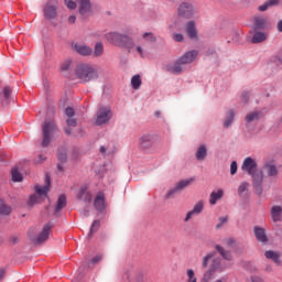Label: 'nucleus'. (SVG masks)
Here are the masks:
<instances>
[{
  "instance_id": "obj_62",
  "label": "nucleus",
  "mask_w": 282,
  "mask_h": 282,
  "mask_svg": "<svg viewBox=\"0 0 282 282\" xmlns=\"http://www.w3.org/2000/svg\"><path fill=\"white\" fill-rule=\"evenodd\" d=\"M3 276H6V269H0V281H3Z\"/></svg>"
},
{
  "instance_id": "obj_6",
  "label": "nucleus",
  "mask_w": 282,
  "mask_h": 282,
  "mask_svg": "<svg viewBox=\"0 0 282 282\" xmlns=\"http://www.w3.org/2000/svg\"><path fill=\"white\" fill-rule=\"evenodd\" d=\"M111 118H113V112L111 111V108L108 106L101 107L97 111L96 124H98L99 127L102 124H107V122H109Z\"/></svg>"
},
{
  "instance_id": "obj_28",
  "label": "nucleus",
  "mask_w": 282,
  "mask_h": 282,
  "mask_svg": "<svg viewBox=\"0 0 282 282\" xmlns=\"http://www.w3.org/2000/svg\"><path fill=\"white\" fill-rule=\"evenodd\" d=\"M121 47H126L128 52H134L135 42L129 35H126V39L123 40V45H121Z\"/></svg>"
},
{
  "instance_id": "obj_9",
  "label": "nucleus",
  "mask_w": 282,
  "mask_h": 282,
  "mask_svg": "<svg viewBox=\"0 0 282 282\" xmlns=\"http://www.w3.org/2000/svg\"><path fill=\"white\" fill-rule=\"evenodd\" d=\"M127 35L118 33V32H109L105 34L106 41L111 43L112 45H117L118 47H122L124 45V39Z\"/></svg>"
},
{
  "instance_id": "obj_48",
  "label": "nucleus",
  "mask_w": 282,
  "mask_h": 282,
  "mask_svg": "<svg viewBox=\"0 0 282 282\" xmlns=\"http://www.w3.org/2000/svg\"><path fill=\"white\" fill-rule=\"evenodd\" d=\"M65 1V4L66 7L69 9V10H76L77 8V3L72 1V0H64Z\"/></svg>"
},
{
  "instance_id": "obj_46",
  "label": "nucleus",
  "mask_w": 282,
  "mask_h": 282,
  "mask_svg": "<svg viewBox=\"0 0 282 282\" xmlns=\"http://www.w3.org/2000/svg\"><path fill=\"white\" fill-rule=\"evenodd\" d=\"M177 193H180V191L176 188V186H174L165 194V199H171V197H174L175 195H177Z\"/></svg>"
},
{
  "instance_id": "obj_55",
  "label": "nucleus",
  "mask_w": 282,
  "mask_h": 282,
  "mask_svg": "<svg viewBox=\"0 0 282 282\" xmlns=\"http://www.w3.org/2000/svg\"><path fill=\"white\" fill-rule=\"evenodd\" d=\"M66 123H67L68 127H76L77 121H76L75 118L68 117V119L66 120Z\"/></svg>"
},
{
  "instance_id": "obj_32",
  "label": "nucleus",
  "mask_w": 282,
  "mask_h": 282,
  "mask_svg": "<svg viewBox=\"0 0 282 282\" xmlns=\"http://www.w3.org/2000/svg\"><path fill=\"white\" fill-rule=\"evenodd\" d=\"M261 112L260 111H253V112H249L247 113L246 118H245V121L247 123H250V122H257V120H261Z\"/></svg>"
},
{
  "instance_id": "obj_63",
  "label": "nucleus",
  "mask_w": 282,
  "mask_h": 282,
  "mask_svg": "<svg viewBox=\"0 0 282 282\" xmlns=\"http://www.w3.org/2000/svg\"><path fill=\"white\" fill-rule=\"evenodd\" d=\"M278 32H282V20L278 22Z\"/></svg>"
},
{
  "instance_id": "obj_56",
  "label": "nucleus",
  "mask_w": 282,
  "mask_h": 282,
  "mask_svg": "<svg viewBox=\"0 0 282 282\" xmlns=\"http://www.w3.org/2000/svg\"><path fill=\"white\" fill-rule=\"evenodd\" d=\"M270 8V4H268V2H264L262 6H260L259 8H258V10L260 11V12H265V10H268Z\"/></svg>"
},
{
  "instance_id": "obj_36",
  "label": "nucleus",
  "mask_w": 282,
  "mask_h": 282,
  "mask_svg": "<svg viewBox=\"0 0 282 282\" xmlns=\"http://www.w3.org/2000/svg\"><path fill=\"white\" fill-rule=\"evenodd\" d=\"M12 207L8 206L3 199L0 198V215H10Z\"/></svg>"
},
{
  "instance_id": "obj_47",
  "label": "nucleus",
  "mask_w": 282,
  "mask_h": 282,
  "mask_svg": "<svg viewBox=\"0 0 282 282\" xmlns=\"http://www.w3.org/2000/svg\"><path fill=\"white\" fill-rule=\"evenodd\" d=\"M143 39H145L147 41H149L150 43H155V41H158L155 39V35H153V33H143Z\"/></svg>"
},
{
  "instance_id": "obj_7",
  "label": "nucleus",
  "mask_w": 282,
  "mask_h": 282,
  "mask_svg": "<svg viewBox=\"0 0 282 282\" xmlns=\"http://www.w3.org/2000/svg\"><path fill=\"white\" fill-rule=\"evenodd\" d=\"M197 14V9L191 2H182L178 7V17L184 19H193Z\"/></svg>"
},
{
  "instance_id": "obj_38",
  "label": "nucleus",
  "mask_w": 282,
  "mask_h": 282,
  "mask_svg": "<svg viewBox=\"0 0 282 282\" xmlns=\"http://www.w3.org/2000/svg\"><path fill=\"white\" fill-rule=\"evenodd\" d=\"M248 188H250V183L243 182L238 187V195L243 196L246 193H248Z\"/></svg>"
},
{
  "instance_id": "obj_58",
  "label": "nucleus",
  "mask_w": 282,
  "mask_h": 282,
  "mask_svg": "<svg viewBox=\"0 0 282 282\" xmlns=\"http://www.w3.org/2000/svg\"><path fill=\"white\" fill-rule=\"evenodd\" d=\"M99 261H102V256H95L91 259V263H99Z\"/></svg>"
},
{
  "instance_id": "obj_41",
  "label": "nucleus",
  "mask_w": 282,
  "mask_h": 282,
  "mask_svg": "<svg viewBox=\"0 0 282 282\" xmlns=\"http://www.w3.org/2000/svg\"><path fill=\"white\" fill-rule=\"evenodd\" d=\"M57 159L59 162H67V150L59 149L57 152Z\"/></svg>"
},
{
  "instance_id": "obj_64",
  "label": "nucleus",
  "mask_w": 282,
  "mask_h": 282,
  "mask_svg": "<svg viewBox=\"0 0 282 282\" xmlns=\"http://www.w3.org/2000/svg\"><path fill=\"white\" fill-rule=\"evenodd\" d=\"M265 272H272V265H267L264 269Z\"/></svg>"
},
{
  "instance_id": "obj_31",
  "label": "nucleus",
  "mask_w": 282,
  "mask_h": 282,
  "mask_svg": "<svg viewBox=\"0 0 282 282\" xmlns=\"http://www.w3.org/2000/svg\"><path fill=\"white\" fill-rule=\"evenodd\" d=\"M10 96H12V88H10V86H6L3 88V99L1 101L3 107H8L10 104Z\"/></svg>"
},
{
  "instance_id": "obj_42",
  "label": "nucleus",
  "mask_w": 282,
  "mask_h": 282,
  "mask_svg": "<svg viewBox=\"0 0 282 282\" xmlns=\"http://www.w3.org/2000/svg\"><path fill=\"white\" fill-rule=\"evenodd\" d=\"M11 175H12L13 182H22L23 181V176L19 173V170H17V169H13L11 171Z\"/></svg>"
},
{
  "instance_id": "obj_37",
  "label": "nucleus",
  "mask_w": 282,
  "mask_h": 282,
  "mask_svg": "<svg viewBox=\"0 0 282 282\" xmlns=\"http://www.w3.org/2000/svg\"><path fill=\"white\" fill-rule=\"evenodd\" d=\"M131 85L133 89H140V87L142 86V79L140 78V75H134L131 78Z\"/></svg>"
},
{
  "instance_id": "obj_21",
  "label": "nucleus",
  "mask_w": 282,
  "mask_h": 282,
  "mask_svg": "<svg viewBox=\"0 0 282 282\" xmlns=\"http://www.w3.org/2000/svg\"><path fill=\"white\" fill-rule=\"evenodd\" d=\"M94 206L99 213H102V210H105V194L102 192H99L97 194Z\"/></svg>"
},
{
  "instance_id": "obj_34",
  "label": "nucleus",
  "mask_w": 282,
  "mask_h": 282,
  "mask_svg": "<svg viewBox=\"0 0 282 282\" xmlns=\"http://www.w3.org/2000/svg\"><path fill=\"white\" fill-rule=\"evenodd\" d=\"M268 39V34L263 32H256L252 37V43H263Z\"/></svg>"
},
{
  "instance_id": "obj_52",
  "label": "nucleus",
  "mask_w": 282,
  "mask_h": 282,
  "mask_svg": "<svg viewBox=\"0 0 282 282\" xmlns=\"http://www.w3.org/2000/svg\"><path fill=\"white\" fill-rule=\"evenodd\" d=\"M225 243L229 248H235V246H237V240H235L234 238H228V239L225 240Z\"/></svg>"
},
{
  "instance_id": "obj_24",
  "label": "nucleus",
  "mask_w": 282,
  "mask_h": 282,
  "mask_svg": "<svg viewBox=\"0 0 282 282\" xmlns=\"http://www.w3.org/2000/svg\"><path fill=\"white\" fill-rule=\"evenodd\" d=\"M215 250H217V252H219L220 257H223V259H225V261H232V253L230 251H226V249H224V247L216 245Z\"/></svg>"
},
{
  "instance_id": "obj_39",
  "label": "nucleus",
  "mask_w": 282,
  "mask_h": 282,
  "mask_svg": "<svg viewBox=\"0 0 282 282\" xmlns=\"http://www.w3.org/2000/svg\"><path fill=\"white\" fill-rule=\"evenodd\" d=\"M193 182V180H183L181 182H178L175 186L180 192L184 191V188H186V186H191V183Z\"/></svg>"
},
{
  "instance_id": "obj_51",
  "label": "nucleus",
  "mask_w": 282,
  "mask_h": 282,
  "mask_svg": "<svg viewBox=\"0 0 282 282\" xmlns=\"http://www.w3.org/2000/svg\"><path fill=\"white\" fill-rule=\"evenodd\" d=\"M219 224L216 225V230H219V228H221V226H224V224L228 223V217H220L218 219Z\"/></svg>"
},
{
  "instance_id": "obj_2",
  "label": "nucleus",
  "mask_w": 282,
  "mask_h": 282,
  "mask_svg": "<svg viewBox=\"0 0 282 282\" xmlns=\"http://www.w3.org/2000/svg\"><path fill=\"white\" fill-rule=\"evenodd\" d=\"M75 75L82 83H91V80H98L99 78L98 70L90 64L77 65Z\"/></svg>"
},
{
  "instance_id": "obj_5",
  "label": "nucleus",
  "mask_w": 282,
  "mask_h": 282,
  "mask_svg": "<svg viewBox=\"0 0 282 282\" xmlns=\"http://www.w3.org/2000/svg\"><path fill=\"white\" fill-rule=\"evenodd\" d=\"M43 131V140H42V147H50V142H52V139L54 138V133L58 131V128H56V123L54 121H45L42 126Z\"/></svg>"
},
{
  "instance_id": "obj_17",
  "label": "nucleus",
  "mask_w": 282,
  "mask_h": 282,
  "mask_svg": "<svg viewBox=\"0 0 282 282\" xmlns=\"http://www.w3.org/2000/svg\"><path fill=\"white\" fill-rule=\"evenodd\" d=\"M253 234H254L257 241H260V243H265L268 241V236L265 235L264 228L256 226V227H253Z\"/></svg>"
},
{
  "instance_id": "obj_13",
  "label": "nucleus",
  "mask_w": 282,
  "mask_h": 282,
  "mask_svg": "<svg viewBox=\"0 0 282 282\" xmlns=\"http://www.w3.org/2000/svg\"><path fill=\"white\" fill-rule=\"evenodd\" d=\"M73 50L80 56H91L94 54V50L85 44H74Z\"/></svg>"
},
{
  "instance_id": "obj_11",
  "label": "nucleus",
  "mask_w": 282,
  "mask_h": 282,
  "mask_svg": "<svg viewBox=\"0 0 282 282\" xmlns=\"http://www.w3.org/2000/svg\"><path fill=\"white\" fill-rule=\"evenodd\" d=\"M77 199L79 202H84L85 204H91V199H94V197L91 196V193H89V191H87V186L83 185L78 193H77Z\"/></svg>"
},
{
  "instance_id": "obj_29",
  "label": "nucleus",
  "mask_w": 282,
  "mask_h": 282,
  "mask_svg": "<svg viewBox=\"0 0 282 282\" xmlns=\"http://www.w3.org/2000/svg\"><path fill=\"white\" fill-rule=\"evenodd\" d=\"M104 54H105V46L102 45L101 42H97L93 51L94 58H100V56H102Z\"/></svg>"
},
{
  "instance_id": "obj_15",
  "label": "nucleus",
  "mask_w": 282,
  "mask_h": 282,
  "mask_svg": "<svg viewBox=\"0 0 282 282\" xmlns=\"http://www.w3.org/2000/svg\"><path fill=\"white\" fill-rule=\"evenodd\" d=\"M185 34L192 41H197V28H195V21H189L185 25Z\"/></svg>"
},
{
  "instance_id": "obj_12",
  "label": "nucleus",
  "mask_w": 282,
  "mask_h": 282,
  "mask_svg": "<svg viewBox=\"0 0 282 282\" xmlns=\"http://www.w3.org/2000/svg\"><path fill=\"white\" fill-rule=\"evenodd\" d=\"M52 230V224L44 225L42 231L37 236V238L34 240V243H44V241H47L50 239V231Z\"/></svg>"
},
{
  "instance_id": "obj_18",
  "label": "nucleus",
  "mask_w": 282,
  "mask_h": 282,
  "mask_svg": "<svg viewBox=\"0 0 282 282\" xmlns=\"http://www.w3.org/2000/svg\"><path fill=\"white\" fill-rule=\"evenodd\" d=\"M167 72H170V74H182V72H184V64L182 62H180V59H177L174 64H170L166 66Z\"/></svg>"
},
{
  "instance_id": "obj_59",
  "label": "nucleus",
  "mask_w": 282,
  "mask_h": 282,
  "mask_svg": "<svg viewBox=\"0 0 282 282\" xmlns=\"http://www.w3.org/2000/svg\"><path fill=\"white\" fill-rule=\"evenodd\" d=\"M249 98H250V95L248 94V91H243L242 93V100H243V102H248Z\"/></svg>"
},
{
  "instance_id": "obj_4",
  "label": "nucleus",
  "mask_w": 282,
  "mask_h": 282,
  "mask_svg": "<svg viewBox=\"0 0 282 282\" xmlns=\"http://www.w3.org/2000/svg\"><path fill=\"white\" fill-rule=\"evenodd\" d=\"M51 184L52 182L50 181V176H46L44 186L35 185V194L31 195L29 198L30 206H34V204H41L43 199L47 198Z\"/></svg>"
},
{
  "instance_id": "obj_45",
  "label": "nucleus",
  "mask_w": 282,
  "mask_h": 282,
  "mask_svg": "<svg viewBox=\"0 0 282 282\" xmlns=\"http://www.w3.org/2000/svg\"><path fill=\"white\" fill-rule=\"evenodd\" d=\"M98 228H100V220H95L90 227L89 237H91L94 232H98Z\"/></svg>"
},
{
  "instance_id": "obj_54",
  "label": "nucleus",
  "mask_w": 282,
  "mask_h": 282,
  "mask_svg": "<svg viewBox=\"0 0 282 282\" xmlns=\"http://www.w3.org/2000/svg\"><path fill=\"white\" fill-rule=\"evenodd\" d=\"M65 115L67 116V118H74V116H75L74 108H72V107L66 108Z\"/></svg>"
},
{
  "instance_id": "obj_22",
  "label": "nucleus",
  "mask_w": 282,
  "mask_h": 282,
  "mask_svg": "<svg viewBox=\"0 0 282 282\" xmlns=\"http://www.w3.org/2000/svg\"><path fill=\"white\" fill-rule=\"evenodd\" d=\"M65 206H67V196H65V194H62L57 199L54 215H58V213H61L65 208Z\"/></svg>"
},
{
  "instance_id": "obj_20",
  "label": "nucleus",
  "mask_w": 282,
  "mask_h": 282,
  "mask_svg": "<svg viewBox=\"0 0 282 282\" xmlns=\"http://www.w3.org/2000/svg\"><path fill=\"white\" fill-rule=\"evenodd\" d=\"M271 219L274 221V224H278V221H281L282 219V206L281 205H273L271 207Z\"/></svg>"
},
{
  "instance_id": "obj_50",
  "label": "nucleus",
  "mask_w": 282,
  "mask_h": 282,
  "mask_svg": "<svg viewBox=\"0 0 282 282\" xmlns=\"http://www.w3.org/2000/svg\"><path fill=\"white\" fill-rule=\"evenodd\" d=\"M173 40L176 43H182L184 41V35L182 33H174L173 34Z\"/></svg>"
},
{
  "instance_id": "obj_23",
  "label": "nucleus",
  "mask_w": 282,
  "mask_h": 282,
  "mask_svg": "<svg viewBox=\"0 0 282 282\" xmlns=\"http://www.w3.org/2000/svg\"><path fill=\"white\" fill-rule=\"evenodd\" d=\"M264 256L267 259H270L271 261H273V263H275V265H281V256L279 254V252L269 250L264 252Z\"/></svg>"
},
{
  "instance_id": "obj_14",
  "label": "nucleus",
  "mask_w": 282,
  "mask_h": 282,
  "mask_svg": "<svg viewBox=\"0 0 282 282\" xmlns=\"http://www.w3.org/2000/svg\"><path fill=\"white\" fill-rule=\"evenodd\" d=\"M198 55H199V52H197L195 50L189 51V52H186L183 56H181L178 58V61L183 65H188V64L193 63L195 61V58H197Z\"/></svg>"
},
{
  "instance_id": "obj_35",
  "label": "nucleus",
  "mask_w": 282,
  "mask_h": 282,
  "mask_svg": "<svg viewBox=\"0 0 282 282\" xmlns=\"http://www.w3.org/2000/svg\"><path fill=\"white\" fill-rule=\"evenodd\" d=\"M234 120H235V110H229L227 112V117L225 118L224 127L226 129H228V127H230V124H232Z\"/></svg>"
},
{
  "instance_id": "obj_33",
  "label": "nucleus",
  "mask_w": 282,
  "mask_h": 282,
  "mask_svg": "<svg viewBox=\"0 0 282 282\" xmlns=\"http://www.w3.org/2000/svg\"><path fill=\"white\" fill-rule=\"evenodd\" d=\"M208 155L206 145H200L196 151V160L202 161Z\"/></svg>"
},
{
  "instance_id": "obj_19",
  "label": "nucleus",
  "mask_w": 282,
  "mask_h": 282,
  "mask_svg": "<svg viewBox=\"0 0 282 282\" xmlns=\"http://www.w3.org/2000/svg\"><path fill=\"white\" fill-rule=\"evenodd\" d=\"M140 147L147 151L153 147V137L151 134H143L140 140Z\"/></svg>"
},
{
  "instance_id": "obj_40",
  "label": "nucleus",
  "mask_w": 282,
  "mask_h": 282,
  "mask_svg": "<svg viewBox=\"0 0 282 282\" xmlns=\"http://www.w3.org/2000/svg\"><path fill=\"white\" fill-rule=\"evenodd\" d=\"M215 273L213 271H209V269L206 270V272L203 274V278L200 279V282H210L213 281V276Z\"/></svg>"
},
{
  "instance_id": "obj_25",
  "label": "nucleus",
  "mask_w": 282,
  "mask_h": 282,
  "mask_svg": "<svg viewBox=\"0 0 282 282\" xmlns=\"http://www.w3.org/2000/svg\"><path fill=\"white\" fill-rule=\"evenodd\" d=\"M126 274H135L134 276V282H147L144 280V272L140 271V270H135V269H128L126 271Z\"/></svg>"
},
{
  "instance_id": "obj_49",
  "label": "nucleus",
  "mask_w": 282,
  "mask_h": 282,
  "mask_svg": "<svg viewBox=\"0 0 282 282\" xmlns=\"http://www.w3.org/2000/svg\"><path fill=\"white\" fill-rule=\"evenodd\" d=\"M134 52H137L141 56V58H144V56H147L144 48H142V46H140V45L134 47Z\"/></svg>"
},
{
  "instance_id": "obj_10",
  "label": "nucleus",
  "mask_w": 282,
  "mask_h": 282,
  "mask_svg": "<svg viewBox=\"0 0 282 282\" xmlns=\"http://www.w3.org/2000/svg\"><path fill=\"white\" fill-rule=\"evenodd\" d=\"M79 8V14L83 19H87L91 14V1L90 0H76Z\"/></svg>"
},
{
  "instance_id": "obj_60",
  "label": "nucleus",
  "mask_w": 282,
  "mask_h": 282,
  "mask_svg": "<svg viewBox=\"0 0 282 282\" xmlns=\"http://www.w3.org/2000/svg\"><path fill=\"white\" fill-rule=\"evenodd\" d=\"M251 282H265V281H263V279H261L259 276H252Z\"/></svg>"
},
{
  "instance_id": "obj_30",
  "label": "nucleus",
  "mask_w": 282,
  "mask_h": 282,
  "mask_svg": "<svg viewBox=\"0 0 282 282\" xmlns=\"http://www.w3.org/2000/svg\"><path fill=\"white\" fill-rule=\"evenodd\" d=\"M264 171L269 177H276L279 175V170H276V165H273L271 163H267L264 165Z\"/></svg>"
},
{
  "instance_id": "obj_26",
  "label": "nucleus",
  "mask_w": 282,
  "mask_h": 282,
  "mask_svg": "<svg viewBox=\"0 0 282 282\" xmlns=\"http://www.w3.org/2000/svg\"><path fill=\"white\" fill-rule=\"evenodd\" d=\"M221 197H224V189H218L217 192H212V194L209 196V204L212 206H215V204H217V202H219V199H221Z\"/></svg>"
},
{
  "instance_id": "obj_8",
  "label": "nucleus",
  "mask_w": 282,
  "mask_h": 282,
  "mask_svg": "<svg viewBox=\"0 0 282 282\" xmlns=\"http://www.w3.org/2000/svg\"><path fill=\"white\" fill-rule=\"evenodd\" d=\"M57 10H58V0H50L44 6V17L45 19L52 20L56 19L57 17Z\"/></svg>"
},
{
  "instance_id": "obj_61",
  "label": "nucleus",
  "mask_w": 282,
  "mask_h": 282,
  "mask_svg": "<svg viewBox=\"0 0 282 282\" xmlns=\"http://www.w3.org/2000/svg\"><path fill=\"white\" fill-rule=\"evenodd\" d=\"M68 23H70L73 25V23H76V15H70L68 18Z\"/></svg>"
},
{
  "instance_id": "obj_3",
  "label": "nucleus",
  "mask_w": 282,
  "mask_h": 282,
  "mask_svg": "<svg viewBox=\"0 0 282 282\" xmlns=\"http://www.w3.org/2000/svg\"><path fill=\"white\" fill-rule=\"evenodd\" d=\"M216 252H209L205 257H203L202 260V269L206 270V268H209L207 270L212 271L214 274L217 272H224L226 270V267L221 264V259L216 257ZM212 261V262H210Z\"/></svg>"
},
{
  "instance_id": "obj_43",
  "label": "nucleus",
  "mask_w": 282,
  "mask_h": 282,
  "mask_svg": "<svg viewBox=\"0 0 282 282\" xmlns=\"http://www.w3.org/2000/svg\"><path fill=\"white\" fill-rule=\"evenodd\" d=\"M187 282H197V276H195V271L193 269L186 270Z\"/></svg>"
},
{
  "instance_id": "obj_27",
  "label": "nucleus",
  "mask_w": 282,
  "mask_h": 282,
  "mask_svg": "<svg viewBox=\"0 0 282 282\" xmlns=\"http://www.w3.org/2000/svg\"><path fill=\"white\" fill-rule=\"evenodd\" d=\"M267 23H268V18H265V17L254 18V28H256V30H265Z\"/></svg>"
},
{
  "instance_id": "obj_16",
  "label": "nucleus",
  "mask_w": 282,
  "mask_h": 282,
  "mask_svg": "<svg viewBox=\"0 0 282 282\" xmlns=\"http://www.w3.org/2000/svg\"><path fill=\"white\" fill-rule=\"evenodd\" d=\"M203 210H204V200H199L194 205V208L186 214L184 221H188L193 219L194 215H200Z\"/></svg>"
},
{
  "instance_id": "obj_1",
  "label": "nucleus",
  "mask_w": 282,
  "mask_h": 282,
  "mask_svg": "<svg viewBox=\"0 0 282 282\" xmlns=\"http://www.w3.org/2000/svg\"><path fill=\"white\" fill-rule=\"evenodd\" d=\"M242 171L252 176L256 195L263 194V172L257 170V161L252 158L245 159Z\"/></svg>"
},
{
  "instance_id": "obj_57",
  "label": "nucleus",
  "mask_w": 282,
  "mask_h": 282,
  "mask_svg": "<svg viewBox=\"0 0 282 282\" xmlns=\"http://www.w3.org/2000/svg\"><path fill=\"white\" fill-rule=\"evenodd\" d=\"M267 3L269 4V8H272L279 6V0H268Z\"/></svg>"
},
{
  "instance_id": "obj_44",
  "label": "nucleus",
  "mask_w": 282,
  "mask_h": 282,
  "mask_svg": "<svg viewBox=\"0 0 282 282\" xmlns=\"http://www.w3.org/2000/svg\"><path fill=\"white\" fill-rule=\"evenodd\" d=\"M69 67H72V61L67 59L61 64L59 69L61 72H69Z\"/></svg>"
},
{
  "instance_id": "obj_53",
  "label": "nucleus",
  "mask_w": 282,
  "mask_h": 282,
  "mask_svg": "<svg viewBox=\"0 0 282 282\" xmlns=\"http://www.w3.org/2000/svg\"><path fill=\"white\" fill-rule=\"evenodd\" d=\"M230 174L236 175L237 174V161H232L230 164Z\"/></svg>"
}]
</instances>
